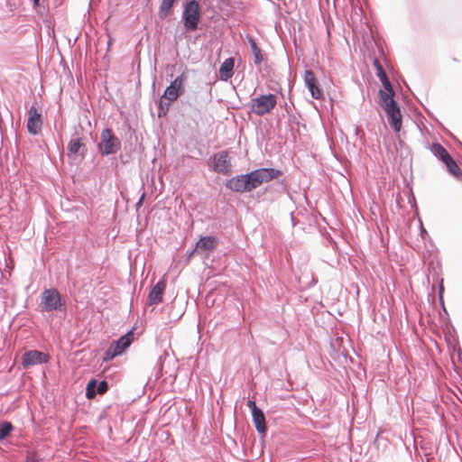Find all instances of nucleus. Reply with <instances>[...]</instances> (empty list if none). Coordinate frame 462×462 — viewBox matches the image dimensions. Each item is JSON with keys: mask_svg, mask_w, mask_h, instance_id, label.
I'll use <instances>...</instances> for the list:
<instances>
[{"mask_svg": "<svg viewBox=\"0 0 462 462\" xmlns=\"http://www.w3.org/2000/svg\"><path fill=\"white\" fill-rule=\"evenodd\" d=\"M384 90L379 91L380 105L386 113L388 122L393 129L398 133L402 128V115L400 107L393 99L394 92L388 78L382 79Z\"/></svg>", "mask_w": 462, "mask_h": 462, "instance_id": "1", "label": "nucleus"}, {"mask_svg": "<svg viewBox=\"0 0 462 462\" xmlns=\"http://www.w3.org/2000/svg\"><path fill=\"white\" fill-rule=\"evenodd\" d=\"M200 19L199 4L197 0H189L185 3L182 12V20L185 29L189 32L197 30Z\"/></svg>", "mask_w": 462, "mask_h": 462, "instance_id": "2", "label": "nucleus"}, {"mask_svg": "<svg viewBox=\"0 0 462 462\" xmlns=\"http://www.w3.org/2000/svg\"><path fill=\"white\" fill-rule=\"evenodd\" d=\"M277 104V97L273 94L262 95L250 101V110L257 116L270 113Z\"/></svg>", "mask_w": 462, "mask_h": 462, "instance_id": "3", "label": "nucleus"}, {"mask_svg": "<svg viewBox=\"0 0 462 462\" xmlns=\"http://www.w3.org/2000/svg\"><path fill=\"white\" fill-rule=\"evenodd\" d=\"M121 148L120 140L109 128L102 130L98 150L102 155H109L116 152Z\"/></svg>", "mask_w": 462, "mask_h": 462, "instance_id": "4", "label": "nucleus"}, {"mask_svg": "<svg viewBox=\"0 0 462 462\" xmlns=\"http://www.w3.org/2000/svg\"><path fill=\"white\" fill-rule=\"evenodd\" d=\"M251 189H254L264 182H268L281 175V171L273 168H261L247 174Z\"/></svg>", "mask_w": 462, "mask_h": 462, "instance_id": "5", "label": "nucleus"}, {"mask_svg": "<svg viewBox=\"0 0 462 462\" xmlns=\"http://www.w3.org/2000/svg\"><path fill=\"white\" fill-rule=\"evenodd\" d=\"M208 164L209 168L217 173L226 175L231 172V161L228 152L226 151L210 156Z\"/></svg>", "mask_w": 462, "mask_h": 462, "instance_id": "6", "label": "nucleus"}, {"mask_svg": "<svg viewBox=\"0 0 462 462\" xmlns=\"http://www.w3.org/2000/svg\"><path fill=\"white\" fill-rule=\"evenodd\" d=\"M41 307L44 311H52L61 307V299L56 289H46L41 297Z\"/></svg>", "mask_w": 462, "mask_h": 462, "instance_id": "7", "label": "nucleus"}, {"mask_svg": "<svg viewBox=\"0 0 462 462\" xmlns=\"http://www.w3.org/2000/svg\"><path fill=\"white\" fill-rule=\"evenodd\" d=\"M183 83L184 79L182 76L177 77L169 87L166 88L162 99L168 101L167 105L178 99V97L183 93Z\"/></svg>", "mask_w": 462, "mask_h": 462, "instance_id": "8", "label": "nucleus"}, {"mask_svg": "<svg viewBox=\"0 0 462 462\" xmlns=\"http://www.w3.org/2000/svg\"><path fill=\"white\" fill-rule=\"evenodd\" d=\"M49 361V356L38 350H30L23 355L22 364L24 368L41 365Z\"/></svg>", "mask_w": 462, "mask_h": 462, "instance_id": "9", "label": "nucleus"}, {"mask_svg": "<svg viewBox=\"0 0 462 462\" xmlns=\"http://www.w3.org/2000/svg\"><path fill=\"white\" fill-rule=\"evenodd\" d=\"M133 333L128 332L125 336H122L118 340L114 342L109 349L106 351V355L110 357L121 355L125 349H126L132 343Z\"/></svg>", "mask_w": 462, "mask_h": 462, "instance_id": "10", "label": "nucleus"}, {"mask_svg": "<svg viewBox=\"0 0 462 462\" xmlns=\"http://www.w3.org/2000/svg\"><path fill=\"white\" fill-rule=\"evenodd\" d=\"M226 188L236 192L251 191L247 174L238 175L226 181Z\"/></svg>", "mask_w": 462, "mask_h": 462, "instance_id": "11", "label": "nucleus"}, {"mask_svg": "<svg viewBox=\"0 0 462 462\" xmlns=\"http://www.w3.org/2000/svg\"><path fill=\"white\" fill-rule=\"evenodd\" d=\"M29 116L27 121L28 132L33 135L37 134L42 125V115L38 112L35 106H31L29 109Z\"/></svg>", "mask_w": 462, "mask_h": 462, "instance_id": "12", "label": "nucleus"}, {"mask_svg": "<svg viewBox=\"0 0 462 462\" xmlns=\"http://www.w3.org/2000/svg\"><path fill=\"white\" fill-rule=\"evenodd\" d=\"M304 83L308 88L310 95L315 99H319L322 97V91L320 90L318 80L315 77V74L312 70L307 69L304 73Z\"/></svg>", "mask_w": 462, "mask_h": 462, "instance_id": "13", "label": "nucleus"}, {"mask_svg": "<svg viewBox=\"0 0 462 462\" xmlns=\"http://www.w3.org/2000/svg\"><path fill=\"white\" fill-rule=\"evenodd\" d=\"M166 283L164 281H159L151 290L148 301L150 305H154L162 302L163 291L165 290Z\"/></svg>", "mask_w": 462, "mask_h": 462, "instance_id": "14", "label": "nucleus"}, {"mask_svg": "<svg viewBox=\"0 0 462 462\" xmlns=\"http://www.w3.org/2000/svg\"><path fill=\"white\" fill-rule=\"evenodd\" d=\"M235 60L228 58L223 61L219 68V79L227 81L234 74Z\"/></svg>", "mask_w": 462, "mask_h": 462, "instance_id": "15", "label": "nucleus"}, {"mask_svg": "<svg viewBox=\"0 0 462 462\" xmlns=\"http://www.w3.org/2000/svg\"><path fill=\"white\" fill-rule=\"evenodd\" d=\"M217 246V239L213 236H204L200 238L196 245V251H212Z\"/></svg>", "mask_w": 462, "mask_h": 462, "instance_id": "16", "label": "nucleus"}, {"mask_svg": "<svg viewBox=\"0 0 462 462\" xmlns=\"http://www.w3.org/2000/svg\"><path fill=\"white\" fill-rule=\"evenodd\" d=\"M253 421L254 423L256 430L260 434H264L266 432V424H265V417L263 412L260 410L252 414Z\"/></svg>", "mask_w": 462, "mask_h": 462, "instance_id": "17", "label": "nucleus"}, {"mask_svg": "<svg viewBox=\"0 0 462 462\" xmlns=\"http://www.w3.org/2000/svg\"><path fill=\"white\" fill-rule=\"evenodd\" d=\"M431 152L438 158H439L444 163L448 161L451 157L446 151V149L439 143H434L430 147Z\"/></svg>", "mask_w": 462, "mask_h": 462, "instance_id": "18", "label": "nucleus"}, {"mask_svg": "<svg viewBox=\"0 0 462 462\" xmlns=\"http://www.w3.org/2000/svg\"><path fill=\"white\" fill-rule=\"evenodd\" d=\"M175 0H162L159 8V16L162 19L166 18L173 6Z\"/></svg>", "mask_w": 462, "mask_h": 462, "instance_id": "19", "label": "nucleus"}, {"mask_svg": "<svg viewBox=\"0 0 462 462\" xmlns=\"http://www.w3.org/2000/svg\"><path fill=\"white\" fill-rule=\"evenodd\" d=\"M249 43L254 55V63L256 65H260L263 61V55L261 53V50L252 38H249Z\"/></svg>", "mask_w": 462, "mask_h": 462, "instance_id": "20", "label": "nucleus"}, {"mask_svg": "<svg viewBox=\"0 0 462 462\" xmlns=\"http://www.w3.org/2000/svg\"><path fill=\"white\" fill-rule=\"evenodd\" d=\"M83 146V143L80 138L71 139L68 143V151L70 154H76L79 152Z\"/></svg>", "mask_w": 462, "mask_h": 462, "instance_id": "21", "label": "nucleus"}, {"mask_svg": "<svg viewBox=\"0 0 462 462\" xmlns=\"http://www.w3.org/2000/svg\"><path fill=\"white\" fill-rule=\"evenodd\" d=\"M445 164H446L448 171L451 174H453L454 176L459 177L462 175L461 170L459 169V167L457 166V164L452 158H450L448 161H447Z\"/></svg>", "mask_w": 462, "mask_h": 462, "instance_id": "22", "label": "nucleus"}, {"mask_svg": "<svg viewBox=\"0 0 462 462\" xmlns=\"http://www.w3.org/2000/svg\"><path fill=\"white\" fill-rule=\"evenodd\" d=\"M13 430L11 422L5 421L0 424V441L5 439Z\"/></svg>", "mask_w": 462, "mask_h": 462, "instance_id": "23", "label": "nucleus"}, {"mask_svg": "<svg viewBox=\"0 0 462 462\" xmlns=\"http://www.w3.org/2000/svg\"><path fill=\"white\" fill-rule=\"evenodd\" d=\"M96 386H97L96 380H91L88 382V383L87 385V393H86V395L88 399H93L96 396V394H97V392L95 390Z\"/></svg>", "mask_w": 462, "mask_h": 462, "instance_id": "24", "label": "nucleus"}, {"mask_svg": "<svg viewBox=\"0 0 462 462\" xmlns=\"http://www.w3.org/2000/svg\"><path fill=\"white\" fill-rule=\"evenodd\" d=\"M374 66L376 69V76L380 79L381 81L384 78H387L386 73L384 72L383 66L378 60H374Z\"/></svg>", "mask_w": 462, "mask_h": 462, "instance_id": "25", "label": "nucleus"}, {"mask_svg": "<svg viewBox=\"0 0 462 462\" xmlns=\"http://www.w3.org/2000/svg\"><path fill=\"white\" fill-rule=\"evenodd\" d=\"M26 462H42V459L37 457L33 451H28L26 455Z\"/></svg>", "mask_w": 462, "mask_h": 462, "instance_id": "26", "label": "nucleus"}, {"mask_svg": "<svg viewBox=\"0 0 462 462\" xmlns=\"http://www.w3.org/2000/svg\"><path fill=\"white\" fill-rule=\"evenodd\" d=\"M96 387V392L102 394L107 391V383L106 381H101Z\"/></svg>", "mask_w": 462, "mask_h": 462, "instance_id": "27", "label": "nucleus"}, {"mask_svg": "<svg viewBox=\"0 0 462 462\" xmlns=\"http://www.w3.org/2000/svg\"><path fill=\"white\" fill-rule=\"evenodd\" d=\"M247 406L248 408H250L251 411H252V414L255 411H260V409L256 406V403L255 402L252 401V400H248L247 402Z\"/></svg>", "mask_w": 462, "mask_h": 462, "instance_id": "28", "label": "nucleus"}, {"mask_svg": "<svg viewBox=\"0 0 462 462\" xmlns=\"http://www.w3.org/2000/svg\"><path fill=\"white\" fill-rule=\"evenodd\" d=\"M359 132H360L359 127H355V134H356V135H358Z\"/></svg>", "mask_w": 462, "mask_h": 462, "instance_id": "29", "label": "nucleus"}, {"mask_svg": "<svg viewBox=\"0 0 462 462\" xmlns=\"http://www.w3.org/2000/svg\"><path fill=\"white\" fill-rule=\"evenodd\" d=\"M427 234L426 230H424L423 228L421 229V236H422V238H424V235Z\"/></svg>", "mask_w": 462, "mask_h": 462, "instance_id": "30", "label": "nucleus"}, {"mask_svg": "<svg viewBox=\"0 0 462 462\" xmlns=\"http://www.w3.org/2000/svg\"><path fill=\"white\" fill-rule=\"evenodd\" d=\"M442 291H443V286H442V284H440V287H439V295L440 296L442 295Z\"/></svg>", "mask_w": 462, "mask_h": 462, "instance_id": "31", "label": "nucleus"}, {"mask_svg": "<svg viewBox=\"0 0 462 462\" xmlns=\"http://www.w3.org/2000/svg\"><path fill=\"white\" fill-rule=\"evenodd\" d=\"M39 1H40V0H33L34 5H39Z\"/></svg>", "mask_w": 462, "mask_h": 462, "instance_id": "32", "label": "nucleus"}]
</instances>
